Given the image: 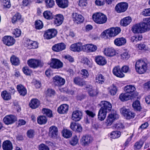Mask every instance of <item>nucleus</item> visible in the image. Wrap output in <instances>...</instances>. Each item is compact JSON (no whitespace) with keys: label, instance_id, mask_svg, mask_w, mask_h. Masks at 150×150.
Returning a JSON list of instances; mask_svg holds the SVG:
<instances>
[{"label":"nucleus","instance_id":"39","mask_svg":"<svg viewBox=\"0 0 150 150\" xmlns=\"http://www.w3.org/2000/svg\"><path fill=\"white\" fill-rule=\"evenodd\" d=\"M124 90L127 93L130 94L131 95L132 93H133L135 90V87L132 85H127L125 86Z\"/></svg>","mask_w":150,"mask_h":150},{"label":"nucleus","instance_id":"14","mask_svg":"<svg viewBox=\"0 0 150 150\" xmlns=\"http://www.w3.org/2000/svg\"><path fill=\"white\" fill-rule=\"evenodd\" d=\"M97 49V47L91 44H86L83 45V51L87 52H95Z\"/></svg>","mask_w":150,"mask_h":150},{"label":"nucleus","instance_id":"42","mask_svg":"<svg viewBox=\"0 0 150 150\" xmlns=\"http://www.w3.org/2000/svg\"><path fill=\"white\" fill-rule=\"evenodd\" d=\"M1 96L2 98L5 100H8L11 99V95L6 90L1 92Z\"/></svg>","mask_w":150,"mask_h":150},{"label":"nucleus","instance_id":"21","mask_svg":"<svg viewBox=\"0 0 150 150\" xmlns=\"http://www.w3.org/2000/svg\"><path fill=\"white\" fill-rule=\"evenodd\" d=\"M54 23L57 26L60 25L62 23L64 17L61 14H57L54 18Z\"/></svg>","mask_w":150,"mask_h":150},{"label":"nucleus","instance_id":"51","mask_svg":"<svg viewBox=\"0 0 150 150\" xmlns=\"http://www.w3.org/2000/svg\"><path fill=\"white\" fill-rule=\"evenodd\" d=\"M35 28L37 29H41L43 26L42 21L39 20L35 21Z\"/></svg>","mask_w":150,"mask_h":150},{"label":"nucleus","instance_id":"9","mask_svg":"<svg viewBox=\"0 0 150 150\" xmlns=\"http://www.w3.org/2000/svg\"><path fill=\"white\" fill-rule=\"evenodd\" d=\"M57 32V30L55 29H49L45 31L44 36L47 39H50L55 37Z\"/></svg>","mask_w":150,"mask_h":150},{"label":"nucleus","instance_id":"35","mask_svg":"<svg viewBox=\"0 0 150 150\" xmlns=\"http://www.w3.org/2000/svg\"><path fill=\"white\" fill-rule=\"evenodd\" d=\"M131 18L130 17H127L121 20V24L123 26H126L131 22Z\"/></svg>","mask_w":150,"mask_h":150},{"label":"nucleus","instance_id":"45","mask_svg":"<svg viewBox=\"0 0 150 150\" xmlns=\"http://www.w3.org/2000/svg\"><path fill=\"white\" fill-rule=\"evenodd\" d=\"M62 135L63 137L66 138H68L72 136V133L71 131L67 129H64L62 132Z\"/></svg>","mask_w":150,"mask_h":150},{"label":"nucleus","instance_id":"34","mask_svg":"<svg viewBox=\"0 0 150 150\" xmlns=\"http://www.w3.org/2000/svg\"><path fill=\"white\" fill-rule=\"evenodd\" d=\"M119 99L122 101L128 100L132 99L131 95L128 93H121L119 96Z\"/></svg>","mask_w":150,"mask_h":150},{"label":"nucleus","instance_id":"8","mask_svg":"<svg viewBox=\"0 0 150 150\" xmlns=\"http://www.w3.org/2000/svg\"><path fill=\"white\" fill-rule=\"evenodd\" d=\"M27 63L30 67L33 69L39 67H41L43 65V64L40 60L33 59L28 60Z\"/></svg>","mask_w":150,"mask_h":150},{"label":"nucleus","instance_id":"29","mask_svg":"<svg viewBox=\"0 0 150 150\" xmlns=\"http://www.w3.org/2000/svg\"><path fill=\"white\" fill-rule=\"evenodd\" d=\"M17 91L20 95L22 96H25L27 94V91L25 88L22 85L20 84L17 86Z\"/></svg>","mask_w":150,"mask_h":150},{"label":"nucleus","instance_id":"32","mask_svg":"<svg viewBox=\"0 0 150 150\" xmlns=\"http://www.w3.org/2000/svg\"><path fill=\"white\" fill-rule=\"evenodd\" d=\"M40 105L39 101L37 99L33 98L31 99L29 105L30 107L32 109H35L38 108Z\"/></svg>","mask_w":150,"mask_h":150},{"label":"nucleus","instance_id":"53","mask_svg":"<svg viewBox=\"0 0 150 150\" xmlns=\"http://www.w3.org/2000/svg\"><path fill=\"white\" fill-rule=\"evenodd\" d=\"M12 34L13 35V37L16 38L19 37L21 35V31L20 29L16 28L13 30Z\"/></svg>","mask_w":150,"mask_h":150},{"label":"nucleus","instance_id":"13","mask_svg":"<svg viewBox=\"0 0 150 150\" xmlns=\"http://www.w3.org/2000/svg\"><path fill=\"white\" fill-rule=\"evenodd\" d=\"M99 105L101 106V108L103 110L107 112L110 111L112 108V106L111 103L106 101H101Z\"/></svg>","mask_w":150,"mask_h":150},{"label":"nucleus","instance_id":"26","mask_svg":"<svg viewBox=\"0 0 150 150\" xmlns=\"http://www.w3.org/2000/svg\"><path fill=\"white\" fill-rule=\"evenodd\" d=\"M57 6L62 8H64L68 6L69 2L68 0H55Z\"/></svg>","mask_w":150,"mask_h":150},{"label":"nucleus","instance_id":"36","mask_svg":"<svg viewBox=\"0 0 150 150\" xmlns=\"http://www.w3.org/2000/svg\"><path fill=\"white\" fill-rule=\"evenodd\" d=\"M109 93L112 96H115L116 94L117 91V87L113 84L108 88Z\"/></svg>","mask_w":150,"mask_h":150},{"label":"nucleus","instance_id":"12","mask_svg":"<svg viewBox=\"0 0 150 150\" xmlns=\"http://www.w3.org/2000/svg\"><path fill=\"white\" fill-rule=\"evenodd\" d=\"M16 117L14 115H9L5 116L3 119L4 123L7 125L11 124L16 120Z\"/></svg>","mask_w":150,"mask_h":150},{"label":"nucleus","instance_id":"3","mask_svg":"<svg viewBox=\"0 0 150 150\" xmlns=\"http://www.w3.org/2000/svg\"><path fill=\"white\" fill-rule=\"evenodd\" d=\"M93 21L98 24H103L105 23L107 18L105 15L101 13H96L93 14L92 16Z\"/></svg>","mask_w":150,"mask_h":150},{"label":"nucleus","instance_id":"6","mask_svg":"<svg viewBox=\"0 0 150 150\" xmlns=\"http://www.w3.org/2000/svg\"><path fill=\"white\" fill-rule=\"evenodd\" d=\"M119 118V115L115 111L112 112L107 117L106 123L108 126H110L115 120H117Z\"/></svg>","mask_w":150,"mask_h":150},{"label":"nucleus","instance_id":"57","mask_svg":"<svg viewBox=\"0 0 150 150\" xmlns=\"http://www.w3.org/2000/svg\"><path fill=\"white\" fill-rule=\"evenodd\" d=\"M22 70L24 73L27 75H30L32 73L31 70L27 67H23L22 69Z\"/></svg>","mask_w":150,"mask_h":150},{"label":"nucleus","instance_id":"11","mask_svg":"<svg viewBox=\"0 0 150 150\" xmlns=\"http://www.w3.org/2000/svg\"><path fill=\"white\" fill-rule=\"evenodd\" d=\"M93 140L92 137L90 135H85L83 136L81 139V142L84 146L88 145Z\"/></svg>","mask_w":150,"mask_h":150},{"label":"nucleus","instance_id":"28","mask_svg":"<svg viewBox=\"0 0 150 150\" xmlns=\"http://www.w3.org/2000/svg\"><path fill=\"white\" fill-rule=\"evenodd\" d=\"M126 40L125 38L123 37L117 38L114 41L115 44L118 46H120L125 44Z\"/></svg>","mask_w":150,"mask_h":150},{"label":"nucleus","instance_id":"54","mask_svg":"<svg viewBox=\"0 0 150 150\" xmlns=\"http://www.w3.org/2000/svg\"><path fill=\"white\" fill-rule=\"evenodd\" d=\"M78 140L77 136L76 135H75L74 136L72 137L71 140L70 141V144L72 146H75L78 143Z\"/></svg>","mask_w":150,"mask_h":150},{"label":"nucleus","instance_id":"2","mask_svg":"<svg viewBox=\"0 0 150 150\" xmlns=\"http://www.w3.org/2000/svg\"><path fill=\"white\" fill-rule=\"evenodd\" d=\"M149 64V63L143 60H138L136 62L135 64L137 71L139 74L144 73L146 71Z\"/></svg>","mask_w":150,"mask_h":150},{"label":"nucleus","instance_id":"1","mask_svg":"<svg viewBox=\"0 0 150 150\" xmlns=\"http://www.w3.org/2000/svg\"><path fill=\"white\" fill-rule=\"evenodd\" d=\"M150 30L149 25H147L145 22L140 23L134 25L131 30L134 33H141Z\"/></svg>","mask_w":150,"mask_h":150},{"label":"nucleus","instance_id":"41","mask_svg":"<svg viewBox=\"0 0 150 150\" xmlns=\"http://www.w3.org/2000/svg\"><path fill=\"white\" fill-rule=\"evenodd\" d=\"M10 61L12 64L15 66H17L20 64L19 59L16 56L13 55L10 58Z\"/></svg>","mask_w":150,"mask_h":150},{"label":"nucleus","instance_id":"58","mask_svg":"<svg viewBox=\"0 0 150 150\" xmlns=\"http://www.w3.org/2000/svg\"><path fill=\"white\" fill-rule=\"evenodd\" d=\"M86 114L89 117L91 118H93L96 116V112L95 111H92L89 110H86L85 111Z\"/></svg>","mask_w":150,"mask_h":150},{"label":"nucleus","instance_id":"55","mask_svg":"<svg viewBox=\"0 0 150 150\" xmlns=\"http://www.w3.org/2000/svg\"><path fill=\"white\" fill-rule=\"evenodd\" d=\"M144 142L142 140H139L134 145V148L137 149H139L143 146Z\"/></svg>","mask_w":150,"mask_h":150},{"label":"nucleus","instance_id":"62","mask_svg":"<svg viewBox=\"0 0 150 150\" xmlns=\"http://www.w3.org/2000/svg\"><path fill=\"white\" fill-rule=\"evenodd\" d=\"M35 132L34 130L30 129L28 130L27 132V136L29 138H32L34 136Z\"/></svg>","mask_w":150,"mask_h":150},{"label":"nucleus","instance_id":"18","mask_svg":"<svg viewBox=\"0 0 150 150\" xmlns=\"http://www.w3.org/2000/svg\"><path fill=\"white\" fill-rule=\"evenodd\" d=\"M70 48L72 51L80 52L83 51V45L81 43L78 42L71 45L70 47Z\"/></svg>","mask_w":150,"mask_h":150},{"label":"nucleus","instance_id":"56","mask_svg":"<svg viewBox=\"0 0 150 150\" xmlns=\"http://www.w3.org/2000/svg\"><path fill=\"white\" fill-rule=\"evenodd\" d=\"M121 56V58L123 60H126L128 59L130 57V54L127 52H123Z\"/></svg>","mask_w":150,"mask_h":150},{"label":"nucleus","instance_id":"60","mask_svg":"<svg viewBox=\"0 0 150 150\" xmlns=\"http://www.w3.org/2000/svg\"><path fill=\"white\" fill-rule=\"evenodd\" d=\"M82 61L85 65L88 67H90V62L87 57H83L82 59Z\"/></svg>","mask_w":150,"mask_h":150},{"label":"nucleus","instance_id":"44","mask_svg":"<svg viewBox=\"0 0 150 150\" xmlns=\"http://www.w3.org/2000/svg\"><path fill=\"white\" fill-rule=\"evenodd\" d=\"M44 17L47 20H50L53 18V16L51 12L50 11H45L43 13Z\"/></svg>","mask_w":150,"mask_h":150},{"label":"nucleus","instance_id":"46","mask_svg":"<svg viewBox=\"0 0 150 150\" xmlns=\"http://www.w3.org/2000/svg\"><path fill=\"white\" fill-rule=\"evenodd\" d=\"M74 82L77 85L80 86H82L85 84V82L83 81L80 78L77 77L74 79Z\"/></svg>","mask_w":150,"mask_h":150},{"label":"nucleus","instance_id":"47","mask_svg":"<svg viewBox=\"0 0 150 150\" xmlns=\"http://www.w3.org/2000/svg\"><path fill=\"white\" fill-rule=\"evenodd\" d=\"M132 106L135 110L137 111H140L141 109L140 102L138 100L135 101L133 103Z\"/></svg>","mask_w":150,"mask_h":150},{"label":"nucleus","instance_id":"33","mask_svg":"<svg viewBox=\"0 0 150 150\" xmlns=\"http://www.w3.org/2000/svg\"><path fill=\"white\" fill-rule=\"evenodd\" d=\"M108 112L101 108L99 110L98 115V119L100 121L103 120L105 118L106 114Z\"/></svg>","mask_w":150,"mask_h":150},{"label":"nucleus","instance_id":"50","mask_svg":"<svg viewBox=\"0 0 150 150\" xmlns=\"http://www.w3.org/2000/svg\"><path fill=\"white\" fill-rule=\"evenodd\" d=\"M120 132L117 131L112 132L110 134L111 138L114 139L118 138L120 136Z\"/></svg>","mask_w":150,"mask_h":150},{"label":"nucleus","instance_id":"61","mask_svg":"<svg viewBox=\"0 0 150 150\" xmlns=\"http://www.w3.org/2000/svg\"><path fill=\"white\" fill-rule=\"evenodd\" d=\"M39 150H50L48 146L43 144H41L39 146Z\"/></svg>","mask_w":150,"mask_h":150},{"label":"nucleus","instance_id":"64","mask_svg":"<svg viewBox=\"0 0 150 150\" xmlns=\"http://www.w3.org/2000/svg\"><path fill=\"white\" fill-rule=\"evenodd\" d=\"M81 73L85 78L88 77L89 76L88 71L86 69H83L81 70Z\"/></svg>","mask_w":150,"mask_h":150},{"label":"nucleus","instance_id":"24","mask_svg":"<svg viewBox=\"0 0 150 150\" xmlns=\"http://www.w3.org/2000/svg\"><path fill=\"white\" fill-rule=\"evenodd\" d=\"M95 60L96 62L99 65L103 66L107 63V61L105 58L101 56H96Z\"/></svg>","mask_w":150,"mask_h":150},{"label":"nucleus","instance_id":"20","mask_svg":"<svg viewBox=\"0 0 150 150\" xmlns=\"http://www.w3.org/2000/svg\"><path fill=\"white\" fill-rule=\"evenodd\" d=\"M82 113L81 111L76 110L73 112L72 114L71 118L75 121H79L82 118Z\"/></svg>","mask_w":150,"mask_h":150},{"label":"nucleus","instance_id":"52","mask_svg":"<svg viewBox=\"0 0 150 150\" xmlns=\"http://www.w3.org/2000/svg\"><path fill=\"white\" fill-rule=\"evenodd\" d=\"M45 2L47 8H52L54 4V2L53 0H45Z\"/></svg>","mask_w":150,"mask_h":150},{"label":"nucleus","instance_id":"23","mask_svg":"<svg viewBox=\"0 0 150 150\" xmlns=\"http://www.w3.org/2000/svg\"><path fill=\"white\" fill-rule=\"evenodd\" d=\"M113 74L117 77L122 78L124 76V74L120 70V66L115 67L112 70Z\"/></svg>","mask_w":150,"mask_h":150},{"label":"nucleus","instance_id":"63","mask_svg":"<svg viewBox=\"0 0 150 150\" xmlns=\"http://www.w3.org/2000/svg\"><path fill=\"white\" fill-rule=\"evenodd\" d=\"M142 14L144 16H150V8L144 9L142 12Z\"/></svg>","mask_w":150,"mask_h":150},{"label":"nucleus","instance_id":"19","mask_svg":"<svg viewBox=\"0 0 150 150\" xmlns=\"http://www.w3.org/2000/svg\"><path fill=\"white\" fill-rule=\"evenodd\" d=\"M66 45L63 42H61L54 45L52 47V50L54 51L59 52L66 48Z\"/></svg>","mask_w":150,"mask_h":150},{"label":"nucleus","instance_id":"30","mask_svg":"<svg viewBox=\"0 0 150 150\" xmlns=\"http://www.w3.org/2000/svg\"><path fill=\"white\" fill-rule=\"evenodd\" d=\"M104 52L105 55L110 57L115 55L116 53L115 50L112 48L105 49Z\"/></svg>","mask_w":150,"mask_h":150},{"label":"nucleus","instance_id":"43","mask_svg":"<svg viewBox=\"0 0 150 150\" xmlns=\"http://www.w3.org/2000/svg\"><path fill=\"white\" fill-rule=\"evenodd\" d=\"M42 112L48 117H51L53 116L52 111L50 109L43 108L42 110Z\"/></svg>","mask_w":150,"mask_h":150},{"label":"nucleus","instance_id":"17","mask_svg":"<svg viewBox=\"0 0 150 150\" xmlns=\"http://www.w3.org/2000/svg\"><path fill=\"white\" fill-rule=\"evenodd\" d=\"M49 135L51 138H55L57 137L58 134V129L57 127L52 126L49 128Z\"/></svg>","mask_w":150,"mask_h":150},{"label":"nucleus","instance_id":"49","mask_svg":"<svg viewBox=\"0 0 150 150\" xmlns=\"http://www.w3.org/2000/svg\"><path fill=\"white\" fill-rule=\"evenodd\" d=\"M142 35H134L132 37L131 39V41L132 42H136L142 40Z\"/></svg>","mask_w":150,"mask_h":150},{"label":"nucleus","instance_id":"16","mask_svg":"<svg viewBox=\"0 0 150 150\" xmlns=\"http://www.w3.org/2000/svg\"><path fill=\"white\" fill-rule=\"evenodd\" d=\"M3 43L6 45L10 46L13 45L15 42V40L12 37L10 36H4L2 39Z\"/></svg>","mask_w":150,"mask_h":150},{"label":"nucleus","instance_id":"40","mask_svg":"<svg viewBox=\"0 0 150 150\" xmlns=\"http://www.w3.org/2000/svg\"><path fill=\"white\" fill-rule=\"evenodd\" d=\"M46 117L44 115H40L37 118V122L40 125L45 124L47 122Z\"/></svg>","mask_w":150,"mask_h":150},{"label":"nucleus","instance_id":"4","mask_svg":"<svg viewBox=\"0 0 150 150\" xmlns=\"http://www.w3.org/2000/svg\"><path fill=\"white\" fill-rule=\"evenodd\" d=\"M120 31L121 30L119 27L111 28L104 30L102 33V35L104 36L111 37L117 35Z\"/></svg>","mask_w":150,"mask_h":150},{"label":"nucleus","instance_id":"27","mask_svg":"<svg viewBox=\"0 0 150 150\" xmlns=\"http://www.w3.org/2000/svg\"><path fill=\"white\" fill-rule=\"evenodd\" d=\"M69 109V106L66 104H63L59 106L57 109L58 112L61 114L67 113Z\"/></svg>","mask_w":150,"mask_h":150},{"label":"nucleus","instance_id":"5","mask_svg":"<svg viewBox=\"0 0 150 150\" xmlns=\"http://www.w3.org/2000/svg\"><path fill=\"white\" fill-rule=\"evenodd\" d=\"M120 112L121 114L127 119H130L133 118L135 116V113L130 109L124 107L120 109Z\"/></svg>","mask_w":150,"mask_h":150},{"label":"nucleus","instance_id":"15","mask_svg":"<svg viewBox=\"0 0 150 150\" xmlns=\"http://www.w3.org/2000/svg\"><path fill=\"white\" fill-rule=\"evenodd\" d=\"M53 81L55 85L57 86L63 85L65 83V79L58 75L55 76L53 78Z\"/></svg>","mask_w":150,"mask_h":150},{"label":"nucleus","instance_id":"38","mask_svg":"<svg viewBox=\"0 0 150 150\" xmlns=\"http://www.w3.org/2000/svg\"><path fill=\"white\" fill-rule=\"evenodd\" d=\"M105 78L101 74H98L96 78V82L99 84H101L104 83Z\"/></svg>","mask_w":150,"mask_h":150},{"label":"nucleus","instance_id":"25","mask_svg":"<svg viewBox=\"0 0 150 150\" xmlns=\"http://www.w3.org/2000/svg\"><path fill=\"white\" fill-rule=\"evenodd\" d=\"M70 127L71 129L74 131L79 132L82 131V127L80 125L75 122L71 123Z\"/></svg>","mask_w":150,"mask_h":150},{"label":"nucleus","instance_id":"22","mask_svg":"<svg viewBox=\"0 0 150 150\" xmlns=\"http://www.w3.org/2000/svg\"><path fill=\"white\" fill-rule=\"evenodd\" d=\"M72 16L73 20L78 24L83 22L84 20L83 17L81 15L76 13H73Z\"/></svg>","mask_w":150,"mask_h":150},{"label":"nucleus","instance_id":"31","mask_svg":"<svg viewBox=\"0 0 150 150\" xmlns=\"http://www.w3.org/2000/svg\"><path fill=\"white\" fill-rule=\"evenodd\" d=\"M2 148L4 150H12L13 148L12 143L10 141L6 140L3 142Z\"/></svg>","mask_w":150,"mask_h":150},{"label":"nucleus","instance_id":"37","mask_svg":"<svg viewBox=\"0 0 150 150\" xmlns=\"http://www.w3.org/2000/svg\"><path fill=\"white\" fill-rule=\"evenodd\" d=\"M86 88H88L87 91L90 96L93 97L96 96L98 94L97 91L93 89L91 86H90L89 87H87Z\"/></svg>","mask_w":150,"mask_h":150},{"label":"nucleus","instance_id":"10","mask_svg":"<svg viewBox=\"0 0 150 150\" xmlns=\"http://www.w3.org/2000/svg\"><path fill=\"white\" fill-rule=\"evenodd\" d=\"M51 67L54 69H59L63 67V63L59 60L55 58H52L49 64Z\"/></svg>","mask_w":150,"mask_h":150},{"label":"nucleus","instance_id":"59","mask_svg":"<svg viewBox=\"0 0 150 150\" xmlns=\"http://www.w3.org/2000/svg\"><path fill=\"white\" fill-rule=\"evenodd\" d=\"M3 4L4 8H9L11 6L10 0H3Z\"/></svg>","mask_w":150,"mask_h":150},{"label":"nucleus","instance_id":"48","mask_svg":"<svg viewBox=\"0 0 150 150\" xmlns=\"http://www.w3.org/2000/svg\"><path fill=\"white\" fill-rule=\"evenodd\" d=\"M21 18V14L17 13L13 16L12 20V22L13 23H14L20 20Z\"/></svg>","mask_w":150,"mask_h":150},{"label":"nucleus","instance_id":"7","mask_svg":"<svg viewBox=\"0 0 150 150\" xmlns=\"http://www.w3.org/2000/svg\"><path fill=\"white\" fill-rule=\"evenodd\" d=\"M128 7V4L126 2H122L118 3L115 7V10L117 13L125 12Z\"/></svg>","mask_w":150,"mask_h":150}]
</instances>
